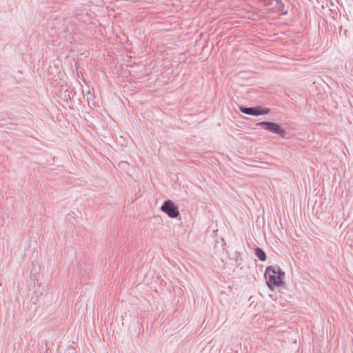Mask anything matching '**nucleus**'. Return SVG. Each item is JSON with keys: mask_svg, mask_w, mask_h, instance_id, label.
<instances>
[{"mask_svg": "<svg viewBox=\"0 0 353 353\" xmlns=\"http://www.w3.org/2000/svg\"><path fill=\"white\" fill-rule=\"evenodd\" d=\"M264 276L268 287L270 290H274L275 288L280 287L283 284L285 272L279 266L271 265L266 268Z\"/></svg>", "mask_w": 353, "mask_h": 353, "instance_id": "f257e3e1", "label": "nucleus"}, {"mask_svg": "<svg viewBox=\"0 0 353 353\" xmlns=\"http://www.w3.org/2000/svg\"><path fill=\"white\" fill-rule=\"evenodd\" d=\"M161 210L170 218H176L179 215V208L172 200H166L161 207Z\"/></svg>", "mask_w": 353, "mask_h": 353, "instance_id": "7ed1b4c3", "label": "nucleus"}, {"mask_svg": "<svg viewBox=\"0 0 353 353\" xmlns=\"http://www.w3.org/2000/svg\"><path fill=\"white\" fill-rule=\"evenodd\" d=\"M258 125L262 127L264 130L274 133L284 137L285 131L279 124L271 121H261L257 123Z\"/></svg>", "mask_w": 353, "mask_h": 353, "instance_id": "f03ea898", "label": "nucleus"}, {"mask_svg": "<svg viewBox=\"0 0 353 353\" xmlns=\"http://www.w3.org/2000/svg\"><path fill=\"white\" fill-rule=\"evenodd\" d=\"M254 253L261 261H265L266 260V254L261 248L256 247L254 249Z\"/></svg>", "mask_w": 353, "mask_h": 353, "instance_id": "39448f33", "label": "nucleus"}, {"mask_svg": "<svg viewBox=\"0 0 353 353\" xmlns=\"http://www.w3.org/2000/svg\"><path fill=\"white\" fill-rule=\"evenodd\" d=\"M239 110L245 114L256 116V117L266 114L269 112L268 110H261L257 107L248 108V107H245L243 105L239 106Z\"/></svg>", "mask_w": 353, "mask_h": 353, "instance_id": "20e7f679", "label": "nucleus"}]
</instances>
